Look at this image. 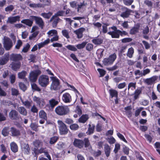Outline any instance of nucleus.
<instances>
[{"label": "nucleus", "instance_id": "obj_9", "mask_svg": "<svg viewBox=\"0 0 160 160\" xmlns=\"http://www.w3.org/2000/svg\"><path fill=\"white\" fill-rule=\"evenodd\" d=\"M21 149L22 153L24 155H29L30 153V148L29 145L24 142L21 143Z\"/></svg>", "mask_w": 160, "mask_h": 160}, {"label": "nucleus", "instance_id": "obj_58", "mask_svg": "<svg viewBox=\"0 0 160 160\" xmlns=\"http://www.w3.org/2000/svg\"><path fill=\"white\" fill-rule=\"evenodd\" d=\"M62 33L63 35L67 39L70 38L68 31L66 30H64L62 31Z\"/></svg>", "mask_w": 160, "mask_h": 160}, {"label": "nucleus", "instance_id": "obj_59", "mask_svg": "<svg viewBox=\"0 0 160 160\" xmlns=\"http://www.w3.org/2000/svg\"><path fill=\"white\" fill-rule=\"evenodd\" d=\"M64 13V11H59L57 12L54 15L56 18H58V16H62Z\"/></svg>", "mask_w": 160, "mask_h": 160}, {"label": "nucleus", "instance_id": "obj_33", "mask_svg": "<svg viewBox=\"0 0 160 160\" xmlns=\"http://www.w3.org/2000/svg\"><path fill=\"white\" fill-rule=\"evenodd\" d=\"M109 92L111 98L114 97L116 98H118V92L116 90L110 89L109 90Z\"/></svg>", "mask_w": 160, "mask_h": 160}, {"label": "nucleus", "instance_id": "obj_57", "mask_svg": "<svg viewBox=\"0 0 160 160\" xmlns=\"http://www.w3.org/2000/svg\"><path fill=\"white\" fill-rule=\"evenodd\" d=\"M32 154L34 156H36L38 154V148H37L35 147V148H33L32 149Z\"/></svg>", "mask_w": 160, "mask_h": 160}, {"label": "nucleus", "instance_id": "obj_30", "mask_svg": "<svg viewBox=\"0 0 160 160\" xmlns=\"http://www.w3.org/2000/svg\"><path fill=\"white\" fill-rule=\"evenodd\" d=\"M39 117L43 120L47 121V117L46 113L42 110H41L39 112Z\"/></svg>", "mask_w": 160, "mask_h": 160}, {"label": "nucleus", "instance_id": "obj_25", "mask_svg": "<svg viewBox=\"0 0 160 160\" xmlns=\"http://www.w3.org/2000/svg\"><path fill=\"white\" fill-rule=\"evenodd\" d=\"M111 150V148L108 144H105L104 145V151L107 157H109L110 156Z\"/></svg>", "mask_w": 160, "mask_h": 160}, {"label": "nucleus", "instance_id": "obj_10", "mask_svg": "<svg viewBox=\"0 0 160 160\" xmlns=\"http://www.w3.org/2000/svg\"><path fill=\"white\" fill-rule=\"evenodd\" d=\"M3 46L6 50H9L13 46L12 40L9 38L5 37L3 39Z\"/></svg>", "mask_w": 160, "mask_h": 160}, {"label": "nucleus", "instance_id": "obj_23", "mask_svg": "<svg viewBox=\"0 0 160 160\" xmlns=\"http://www.w3.org/2000/svg\"><path fill=\"white\" fill-rule=\"evenodd\" d=\"M149 28L148 26H146L142 30V33L143 35V38L146 39H148L149 37L147 35L149 32Z\"/></svg>", "mask_w": 160, "mask_h": 160}, {"label": "nucleus", "instance_id": "obj_13", "mask_svg": "<svg viewBox=\"0 0 160 160\" xmlns=\"http://www.w3.org/2000/svg\"><path fill=\"white\" fill-rule=\"evenodd\" d=\"M158 78L157 76H153L151 78L143 79V82L148 85H151L155 83Z\"/></svg>", "mask_w": 160, "mask_h": 160}, {"label": "nucleus", "instance_id": "obj_4", "mask_svg": "<svg viewBox=\"0 0 160 160\" xmlns=\"http://www.w3.org/2000/svg\"><path fill=\"white\" fill-rule=\"evenodd\" d=\"M52 82L50 86L51 90H57L60 88L59 80L56 77H50Z\"/></svg>", "mask_w": 160, "mask_h": 160}, {"label": "nucleus", "instance_id": "obj_31", "mask_svg": "<svg viewBox=\"0 0 160 160\" xmlns=\"http://www.w3.org/2000/svg\"><path fill=\"white\" fill-rule=\"evenodd\" d=\"M21 22L29 27H31L32 25L33 21L32 19H24L22 20Z\"/></svg>", "mask_w": 160, "mask_h": 160}, {"label": "nucleus", "instance_id": "obj_17", "mask_svg": "<svg viewBox=\"0 0 160 160\" xmlns=\"http://www.w3.org/2000/svg\"><path fill=\"white\" fill-rule=\"evenodd\" d=\"M140 28V24L139 23H137L135 24L134 26L132 28L130 31V34L131 35L135 34L138 33Z\"/></svg>", "mask_w": 160, "mask_h": 160}, {"label": "nucleus", "instance_id": "obj_1", "mask_svg": "<svg viewBox=\"0 0 160 160\" xmlns=\"http://www.w3.org/2000/svg\"><path fill=\"white\" fill-rule=\"evenodd\" d=\"M111 28L113 30V31L108 32V34L111 35L112 38H118L120 35L122 36L123 35H128V33L124 31H121L118 29L115 26L111 27Z\"/></svg>", "mask_w": 160, "mask_h": 160}, {"label": "nucleus", "instance_id": "obj_32", "mask_svg": "<svg viewBox=\"0 0 160 160\" xmlns=\"http://www.w3.org/2000/svg\"><path fill=\"white\" fill-rule=\"evenodd\" d=\"M88 119V115L87 114L82 115L79 119V122L84 123Z\"/></svg>", "mask_w": 160, "mask_h": 160}, {"label": "nucleus", "instance_id": "obj_29", "mask_svg": "<svg viewBox=\"0 0 160 160\" xmlns=\"http://www.w3.org/2000/svg\"><path fill=\"white\" fill-rule=\"evenodd\" d=\"M18 111L20 114L24 116H26L27 115V112L26 109L23 107H20L18 108Z\"/></svg>", "mask_w": 160, "mask_h": 160}, {"label": "nucleus", "instance_id": "obj_12", "mask_svg": "<svg viewBox=\"0 0 160 160\" xmlns=\"http://www.w3.org/2000/svg\"><path fill=\"white\" fill-rule=\"evenodd\" d=\"M122 12L120 15L121 17L123 18H128L132 12V10L126 7H123L122 9Z\"/></svg>", "mask_w": 160, "mask_h": 160}, {"label": "nucleus", "instance_id": "obj_55", "mask_svg": "<svg viewBox=\"0 0 160 160\" xmlns=\"http://www.w3.org/2000/svg\"><path fill=\"white\" fill-rule=\"evenodd\" d=\"M30 111L34 113H38V109L35 105H33L31 108Z\"/></svg>", "mask_w": 160, "mask_h": 160}, {"label": "nucleus", "instance_id": "obj_52", "mask_svg": "<svg viewBox=\"0 0 160 160\" xmlns=\"http://www.w3.org/2000/svg\"><path fill=\"white\" fill-rule=\"evenodd\" d=\"M86 45V49L87 51L90 52L93 50V46L92 44L88 43Z\"/></svg>", "mask_w": 160, "mask_h": 160}, {"label": "nucleus", "instance_id": "obj_24", "mask_svg": "<svg viewBox=\"0 0 160 160\" xmlns=\"http://www.w3.org/2000/svg\"><path fill=\"white\" fill-rule=\"evenodd\" d=\"M33 100L36 103L38 104L40 106H43L44 102L43 100L36 96H34L33 97Z\"/></svg>", "mask_w": 160, "mask_h": 160}, {"label": "nucleus", "instance_id": "obj_51", "mask_svg": "<svg viewBox=\"0 0 160 160\" xmlns=\"http://www.w3.org/2000/svg\"><path fill=\"white\" fill-rule=\"evenodd\" d=\"M87 42H83L79 44L76 46V47L78 49H82L84 48L87 44Z\"/></svg>", "mask_w": 160, "mask_h": 160}, {"label": "nucleus", "instance_id": "obj_28", "mask_svg": "<svg viewBox=\"0 0 160 160\" xmlns=\"http://www.w3.org/2000/svg\"><path fill=\"white\" fill-rule=\"evenodd\" d=\"M10 146L12 152L14 153H16L18 151V146L15 142H12L10 144Z\"/></svg>", "mask_w": 160, "mask_h": 160}, {"label": "nucleus", "instance_id": "obj_8", "mask_svg": "<svg viewBox=\"0 0 160 160\" xmlns=\"http://www.w3.org/2000/svg\"><path fill=\"white\" fill-rule=\"evenodd\" d=\"M9 118L12 120L19 121L20 119H22L21 116L15 110H12L9 113Z\"/></svg>", "mask_w": 160, "mask_h": 160}, {"label": "nucleus", "instance_id": "obj_42", "mask_svg": "<svg viewBox=\"0 0 160 160\" xmlns=\"http://www.w3.org/2000/svg\"><path fill=\"white\" fill-rule=\"evenodd\" d=\"M134 53V49L132 47L129 48L127 52V56L130 58H132Z\"/></svg>", "mask_w": 160, "mask_h": 160}, {"label": "nucleus", "instance_id": "obj_21", "mask_svg": "<svg viewBox=\"0 0 160 160\" xmlns=\"http://www.w3.org/2000/svg\"><path fill=\"white\" fill-rule=\"evenodd\" d=\"M37 28V27L36 26H34L32 27L31 32H34L29 36V39L30 40H32L33 38H35L38 34L39 33L38 31H37L34 32Z\"/></svg>", "mask_w": 160, "mask_h": 160}, {"label": "nucleus", "instance_id": "obj_39", "mask_svg": "<svg viewBox=\"0 0 160 160\" xmlns=\"http://www.w3.org/2000/svg\"><path fill=\"white\" fill-rule=\"evenodd\" d=\"M21 102L27 108H30L32 106V102L29 101L28 100L24 101L23 100H21Z\"/></svg>", "mask_w": 160, "mask_h": 160}, {"label": "nucleus", "instance_id": "obj_20", "mask_svg": "<svg viewBox=\"0 0 160 160\" xmlns=\"http://www.w3.org/2000/svg\"><path fill=\"white\" fill-rule=\"evenodd\" d=\"M11 135L13 137H17L20 135V131L14 127H12L10 129Z\"/></svg>", "mask_w": 160, "mask_h": 160}, {"label": "nucleus", "instance_id": "obj_36", "mask_svg": "<svg viewBox=\"0 0 160 160\" xmlns=\"http://www.w3.org/2000/svg\"><path fill=\"white\" fill-rule=\"evenodd\" d=\"M141 93L142 90L141 89H137L136 90L134 93V99L136 100L139 97V95Z\"/></svg>", "mask_w": 160, "mask_h": 160}, {"label": "nucleus", "instance_id": "obj_62", "mask_svg": "<svg viewBox=\"0 0 160 160\" xmlns=\"http://www.w3.org/2000/svg\"><path fill=\"white\" fill-rule=\"evenodd\" d=\"M144 3L149 7H152L153 5L152 2L149 0H145Z\"/></svg>", "mask_w": 160, "mask_h": 160}, {"label": "nucleus", "instance_id": "obj_40", "mask_svg": "<svg viewBox=\"0 0 160 160\" xmlns=\"http://www.w3.org/2000/svg\"><path fill=\"white\" fill-rule=\"evenodd\" d=\"M38 124L36 122H32L30 125V127L32 129L35 131L38 130Z\"/></svg>", "mask_w": 160, "mask_h": 160}, {"label": "nucleus", "instance_id": "obj_7", "mask_svg": "<svg viewBox=\"0 0 160 160\" xmlns=\"http://www.w3.org/2000/svg\"><path fill=\"white\" fill-rule=\"evenodd\" d=\"M30 19L34 20L36 24L38 25L42 29L43 28L44 26V22L42 18L40 17L31 16Z\"/></svg>", "mask_w": 160, "mask_h": 160}, {"label": "nucleus", "instance_id": "obj_38", "mask_svg": "<svg viewBox=\"0 0 160 160\" xmlns=\"http://www.w3.org/2000/svg\"><path fill=\"white\" fill-rule=\"evenodd\" d=\"M47 34L48 35V37H50L55 36L58 34V32L56 30L52 29L49 30L47 32Z\"/></svg>", "mask_w": 160, "mask_h": 160}, {"label": "nucleus", "instance_id": "obj_41", "mask_svg": "<svg viewBox=\"0 0 160 160\" xmlns=\"http://www.w3.org/2000/svg\"><path fill=\"white\" fill-rule=\"evenodd\" d=\"M32 89L33 91H37L40 92L41 91V89L35 83H32L31 84Z\"/></svg>", "mask_w": 160, "mask_h": 160}, {"label": "nucleus", "instance_id": "obj_14", "mask_svg": "<svg viewBox=\"0 0 160 160\" xmlns=\"http://www.w3.org/2000/svg\"><path fill=\"white\" fill-rule=\"evenodd\" d=\"M9 54L5 53L3 56L0 58V65H3L7 63L9 60Z\"/></svg>", "mask_w": 160, "mask_h": 160}, {"label": "nucleus", "instance_id": "obj_50", "mask_svg": "<svg viewBox=\"0 0 160 160\" xmlns=\"http://www.w3.org/2000/svg\"><path fill=\"white\" fill-rule=\"evenodd\" d=\"M103 64L105 65H107L112 64L113 62H112L109 58H104L103 61Z\"/></svg>", "mask_w": 160, "mask_h": 160}, {"label": "nucleus", "instance_id": "obj_11", "mask_svg": "<svg viewBox=\"0 0 160 160\" xmlns=\"http://www.w3.org/2000/svg\"><path fill=\"white\" fill-rule=\"evenodd\" d=\"M59 130L61 134L64 135L67 133L68 129L66 125L61 121H58Z\"/></svg>", "mask_w": 160, "mask_h": 160}, {"label": "nucleus", "instance_id": "obj_46", "mask_svg": "<svg viewBox=\"0 0 160 160\" xmlns=\"http://www.w3.org/2000/svg\"><path fill=\"white\" fill-rule=\"evenodd\" d=\"M120 65V64L118 62H117L113 66L109 68H108L107 69L109 71H112L117 69Z\"/></svg>", "mask_w": 160, "mask_h": 160}, {"label": "nucleus", "instance_id": "obj_60", "mask_svg": "<svg viewBox=\"0 0 160 160\" xmlns=\"http://www.w3.org/2000/svg\"><path fill=\"white\" fill-rule=\"evenodd\" d=\"M70 128L72 130H75L78 129L79 128V126L77 124H73L70 126Z\"/></svg>", "mask_w": 160, "mask_h": 160}, {"label": "nucleus", "instance_id": "obj_47", "mask_svg": "<svg viewBox=\"0 0 160 160\" xmlns=\"http://www.w3.org/2000/svg\"><path fill=\"white\" fill-rule=\"evenodd\" d=\"M92 42L95 44L99 45L102 43V41L101 38H97L92 39Z\"/></svg>", "mask_w": 160, "mask_h": 160}, {"label": "nucleus", "instance_id": "obj_48", "mask_svg": "<svg viewBox=\"0 0 160 160\" xmlns=\"http://www.w3.org/2000/svg\"><path fill=\"white\" fill-rule=\"evenodd\" d=\"M9 127H5L2 130V134L4 136H8L9 134Z\"/></svg>", "mask_w": 160, "mask_h": 160}, {"label": "nucleus", "instance_id": "obj_34", "mask_svg": "<svg viewBox=\"0 0 160 160\" xmlns=\"http://www.w3.org/2000/svg\"><path fill=\"white\" fill-rule=\"evenodd\" d=\"M84 142L85 147L88 149L90 150L92 149V147L90 145L89 141L88 138H85L84 139Z\"/></svg>", "mask_w": 160, "mask_h": 160}, {"label": "nucleus", "instance_id": "obj_2", "mask_svg": "<svg viewBox=\"0 0 160 160\" xmlns=\"http://www.w3.org/2000/svg\"><path fill=\"white\" fill-rule=\"evenodd\" d=\"M55 112L57 114L63 116L68 114L70 112V110L67 106H58L55 108Z\"/></svg>", "mask_w": 160, "mask_h": 160}, {"label": "nucleus", "instance_id": "obj_53", "mask_svg": "<svg viewBox=\"0 0 160 160\" xmlns=\"http://www.w3.org/2000/svg\"><path fill=\"white\" fill-rule=\"evenodd\" d=\"M14 9V6L11 5L6 7L5 9V10L6 12H11Z\"/></svg>", "mask_w": 160, "mask_h": 160}, {"label": "nucleus", "instance_id": "obj_5", "mask_svg": "<svg viewBox=\"0 0 160 160\" xmlns=\"http://www.w3.org/2000/svg\"><path fill=\"white\" fill-rule=\"evenodd\" d=\"M38 82L39 84L41 87H46L49 83V77L46 75H42L39 77Z\"/></svg>", "mask_w": 160, "mask_h": 160}, {"label": "nucleus", "instance_id": "obj_27", "mask_svg": "<svg viewBox=\"0 0 160 160\" xmlns=\"http://www.w3.org/2000/svg\"><path fill=\"white\" fill-rule=\"evenodd\" d=\"M58 103V102L54 98H52L49 100V103L50 107L53 108Z\"/></svg>", "mask_w": 160, "mask_h": 160}, {"label": "nucleus", "instance_id": "obj_37", "mask_svg": "<svg viewBox=\"0 0 160 160\" xmlns=\"http://www.w3.org/2000/svg\"><path fill=\"white\" fill-rule=\"evenodd\" d=\"M33 145L37 148H38L42 145V142L39 140H36L33 142Z\"/></svg>", "mask_w": 160, "mask_h": 160}, {"label": "nucleus", "instance_id": "obj_26", "mask_svg": "<svg viewBox=\"0 0 160 160\" xmlns=\"http://www.w3.org/2000/svg\"><path fill=\"white\" fill-rule=\"evenodd\" d=\"M11 65L12 69L14 71H16L20 68L21 63L20 62H12Z\"/></svg>", "mask_w": 160, "mask_h": 160}, {"label": "nucleus", "instance_id": "obj_35", "mask_svg": "<svg viewBox=\"0 0 160 160\" xmlns=\"http://www.w3.org/2000/svg\"><path fill=\"white\" fill-rule=\"evenodd\" d=\"M89 128H88V131L86 132L87 135H90L92 134L94 132V131L95 128V126L93 124L91 125L89 124Z\"/></svg>", "mask_w": 160, "mask_h": 160}, {"label": "nucleus", "instance_id": "obj_56", "mask_svg": "<svg viewBox=\"0 0 160 160\" xmlns=\"http://www.w3.org/2000/svg\"><path fill=\"white\" fill-rule=\"evenodd\" d=\"M75 111V112L77 114H78L79 116L81 115L82 114V110L80 107L78 106H77L76 107Z\"/></svg>", "mask_w": 160, "mask_h": 160}, {"label": "nucleus", "instance_id": "obj_61", "mask_svg": "<svg viewBox=\"0 0 160 160\" xmlns=\"http://www.w3.org/2000/svg\"><path fill=\"white\" fill-rule=\"evenodd\" d=\"M134 1V0H124V3L127 6L131 5Z\"/></svg>", "mask_w": 160, "mask_h": 160}, {"label": "nucleus", "instance_id": "obj_63", "mask_svg": "<svg viewBox=\"0 0 160 160\" xmlns=\"http://www.w3.org/2000/svg\"><path fill=\"white\" fill-rule=\"evenodd\" d=\"M117 57L116 54L115 53H114L113 54L110 55L108 58L110 59L111 60L112 62L113 63L116 59Z\"/></svg>", "mask_w": 160, "mask_h": 160}, {"label": "nucleus", "instance_id": "obj_3", "mask_svg": "<svg viewBox=\"0 0 160 160\" xmlns=\"http://www.w3.org/2000/svg\"><path fill=\"white\" fill-rule=\"evenodd\" d=\"M69 4L71 7L77 9L78 12H80V9L83 8V7L87 5L86 3H85L84 1L83 2H80L79 4L76 1H72L70 2Z\"/></svg>", "mask_w": 160, "mask_h": 160}, {"label": "nucleus", "instance_id": "obj_22", "mask_svg": "<svg viewBox=\"0 0 160 160\" xmlns=\"http://www.w3.org/2000/svg\"><path fill=\"white\" fill-rule=\"evenodd\" d=\"M20 17L19 16L9 17L8 18L7 22L12 24L15 22L17 21H19L20 20Z\"/></svg>", "mask_w": 160, "mask_h": 160}, {"label": "nucleus", "instance_id": "obj_15", "mask_svg": "<svg viewBox=\"0 0 160 160\" xmlns=\"http://www.w3.org/2000/svg\"><path fill=\"white\" fill-rule=\"evenodd\" d=\"M85 29L83 28H81L74 31L73 32L77 35L78 39L82 38L83 37V33L85 31Z\"/></svg>", "mask_w": 160, "mask_h": 160}, {"label": "nucleus", "instance_id": "obj_6", "mask_svg": "<svg viewBox=\"0 0 160 160\" xmlns=\"http://www.w3.org/2000/svg\"><path fill=\"white\" fill-rule=\"evenodd\" d=\"M41 73V71L38 69L31 72L29 76L30 81L32 82H36L38 76Z\"/></svg>", "mask_w": 160, "mask_h": 160}, {"label": "nucleus", "instance_id": "obj_54", "mask_svg": "<svg viewBox=\"0 0 160 160\" xmlns=\"http://www.w3.org/2000/svg\"><path fill=\"white\" fill-rule=\"evenodd\" d=\"M19 86L20 88L23 91H25L27 89V87L22 82H19Z\"/></svg>", "mask_w": 160, "mask_h": 160}, {"label": "nucleus", "instance_id": "obj_18", "mask_svg": "<svg viewBox=\"0 0 160 160\" xmlns=\"http://www.w3.org/2000/svg\"><path fill=\"white\" fill-rule=\"evenodd\" d=\"M62 101L65 103L70 102L72 101V97L68 93H64L62 97Z\"/></svg>", "mask_w": 160, "mask_h": 160}, {"label": "nucleus", "instance_id": "obj_19", "mask_svg": "<svg viewBox=\"0 0 160 160\" xmlns=\"http://www.w3.org/2000/svg\"><path fill=\"white\" fill-rule=\"evenodd\" d=\"M10 59L13 61H18L22 59V57L20 54H12L10 55Z\"/></svg>", "mask_w": 160, "mask_h": 160}, {"label": "nucleus", "instance_id": "obj_43", "mask_svg": "<svg viewBox=\"0 0 160 160\" xmlns=\"http://www.w3.org/2000/svg\"><path fill=\"white\" fill-rule=\"evenodd\" d=\"M52 14V12H49L47 13L45 12L42 13L41 14V15L44 18L48 19L50 18Z\"/></svg>", "mask_w": 160, "mask_h": 160}, {"label": "nucleus", "instance_id": "obj_49", "mask_svg": "<svg viewBox=\"0 0 160 160\" xmlns=\"http://www.w3.org/2000/svg\"><path fill=\"white\" fill-rule=\"evenodd\" d=\"M59 138L57 136H53L50 138L49 143L52 144L55 143L58 139Z\"/></svg>", "mask_w": 160, "mask_h": 160}, {"label": "nucleus", "instance_id": "obj_45", "mask_svg": "<svg viewBox=\"0 0 160 160\" xmlns=\"http://www.w3.org/2000/svg\"><path fill=\"white\" fill-rule=\"evenodd\" d=\"M61 19L59 18H55L53 21L52 23V26L53 28H55L57 27V24Z\"/></svg>", "mask_w": 160, "mask_h": 160}, {"label": "nucleus", "instance_id": "obj_64", "mask_svg": "<svg viewBox=\"0 0 160 160\" xmlns=\"http://www.w3.org/2000/svg\"><path fill=\"white\" fill-rule=\"evenodd\" d=\"M9 78L10 82L11 84H13L15 81L16 76L14 74L11 75L10 76Z\"/></svg>", "mask_w": 160, "mask_h": 160}, {"label": "nucleus", "instance_id": "obj_16", "mask_svg": "<svg viewBox=\"0 0 160 160\" xmlns=\"http://www.w3.org/2000/svg\"><path fill=\"white\" fill-rule=\"evenodd\" d=\"M73 145L79 148H82L84 145V142L81 140L75 139L73 142Z\"/></svg>", "mask_w": 160, "mask_h": 160}, {"label": "nucleus", "instance_id": "obj_44", "mask_svg": "<svg viewBox=\"0 0 160 160\" xmlns=\"http://www.w3.org/2000/svg\"><path fill=\"white\" fill-rule=\"evenodd\" d=\"M27 72L25 71H22L21 72H19L18 73V77L20 79H24L25 77Z\"/></svg>", "mask_w": 160, "mask_h": 160}]
</instances>
